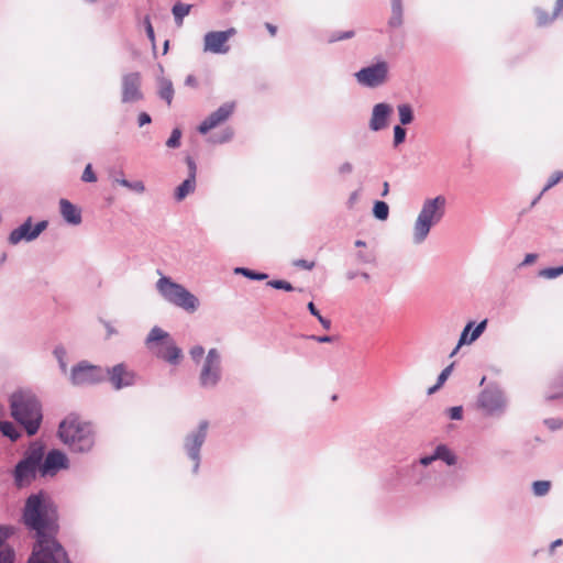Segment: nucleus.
<instances>
[{
  "label": "nucleus",
  "mask_w": 563,
  "mask_h": 563,
  "mask_svg": "<svg viewBox=\"0 0 563 563\" xmlns=\"http://www.w3.org/2000/svg\"><path fill=\"white\" fill-rule=\"evenodd\" d=\"M23 519L37 534V543L29 563H70L63 547L52 536L56 530L55 509L42 495H31L27 498Z\"/></svg>",
  "instance_id": "obj_1"
},
{
  "label": "nucleus",
  "mask_w": 563,
  "mask_h": 563,
  "mask_svg": "<svg viewBox=\"0 0 563 563\" xmlns=\"http://www.w3.org/2000/svg\"><path fill=\"white\" fill-rule=\"evenodd\" d=\"M11 416L33 435L42 422V407L37 398L30 391L14 393L10 398Z\"/></svg>",
  "instance_id": "obj_2"
},
{
  "label": "nucleus",
  "mask_w": 563,
  "mask_h": 563,
  "mask_svg": "<svg viewBox=\"0 0 563 563\" xmlns=\"http://www.w3.org/2000/svg\"><path fill=\"white\" fill-rule=\"evenodd\" d=\"M60 440L73 451L87 452L95 443L92 427L76 415L67 416L58 429Z\"/></svg>",
  "instance_id": "obj_3"
},
{
  "label": "nucleus",
  "mask_w": 563,
  "mask_h": 563,
  "mask_svg": "<svg viewBox=\"0 0 563 563\" xmlns=\"http://www.w3.org/2000/svg\"><path fill=\"white\" fill-rule=\"evenodd\" d=\"M445 203L446 199L443 196L427 199L423 202L413 227V240L416 243L424 241L431 227L442 219L444 216Z\"/></svg>",
  "instance_id": "obj_4"
},
{
  "label": "nucleus",
  "mask_w": 563,
  "mask_h": 563,
  "mask_svg": "<svg viewBox=\"0 0 563 563\" xmlns=\"http://www.w3.org/2000/svg\"><path fill=\"white\" fill-rule=\"evenodd\" d=\"M157 289L166 300L186 311L194 312L198 308V299L184 286L172 282L168 277L158 279Z\"/></svg>",
  "instance_id": "obj_5"
},
{
  "label": "nucleus",
  "mask_w": 563,
  "mask_h": 563,
  "mask_svg": "<svg viewBox=\"0 0 563 563\" xmlns=\"http://www.w3.org/2000/svg\"><path fill=\"white\" fill-rule=\"evenodd\" d=\"M44 452L42 446H32L24 460L15 467L14 478L18 486L22 487L31 483L35 476L36 468L43 459Z\"/></svg>",
  "instance_id": "obj_6"
},
{
  "label": "nucleus",
  "mask_w": 563,
  "mask_h": 563,
  "mask_svg": "<svg viewBox=\"0 0 563 563\" xmlns=\"http://www.w3.org/2000/svg\"><path fill=\"white\" fill-rule=\"evenodd\" d=\"M106 379V372L100 366L87 361L79 362L73 367L70 380L74 385L85 386L101 383Z\"/></svg>",
  "instance_id": "obj_7"
},
{
  "label": "nucleus",
  "mask_w": 563,
  "mask_h": 563,
  "mask_svg": "<svg viewBox=\"0 0 563 563\" xmlns=\"http://www.w3.org/2000/svg\"><path fill=\"white\" fill-rule=\"evenodd\" d=\"M388 64L378 62L375 65L364 67L355 74L358 84L366 87H377L387 80Z\"/></svg>",
  "instance_id": "obj_8"
},
{
  "label": "nucleus",
  "mask_w": 563,
  "mask_h": 563,
  "mask_svg": "<svg viewBox=\"0 0 563 563\" xmlns=\"http://www.w3.org/2000/svg\"><path fill=\"white\" fill-rule=\"evenodd\" d=\"M236 34L234 27L227 31H211L205 34L203 51L213 54H227L230 51L229 40Z\"/></svg>",
  "instance_id": "obj_9"
},
{
  "label": "nucleus",
  "mask_w": 563,
  "mask_h": 563,
  "mask_svg": "<svg viewBox=\"0 0 563 563\" xmlns=\"http://www.w3.org/2000/svg\"><path fill=\"white\" fill-rule=\"evenodd\" d=\"M200 384L203 387L216 386L220 379V354L216 349H211L206 357L200 373Z\"/></svg>",
  "instance_id": "obj_10"
},
{
  "label": "nucleus",
  "mask_w": 563,
  "mask_h": 563,
  "mask_svg": "<svg viewBox=\"0 0 563 563\" xmlns=\"http://www.w3.org/2000/svg\"><path fill=\"white\" fill-rule=\"evenodd\" d=\"M104 372L106 377L114 389L130 387L136 380L135 372L124 363H119Z\"/></svg>",
  "instance_id": "obj_11"
},
{
  "label": "nucleus",
  "mask_w": 563,
  "mask_h": 563,
  "mask_svg": "<svg viewBox=\"0 0 563 563\" xmlns=\"http://www.w3.org/2000/svg\"><path fill=\"white\" fill-rule=\"evenodd\" d=\"M46 227V221H41L33 227L32 219L29 218L23 224L10 233L8 241L12 245H16L21 241H32L36 239Z\"/></svg>",
  "instance_id": "obj_12"
},
{
  "label": "nucleus",
  "mask_w": 563,
  "mask_h": 563,
  "mask_svg": "<svg viewBox=\"0 0 563 563\" xmlns=\"http://www.w3.org/2000/svg\"><path fill=\"white\" fill-rule=\"evenodd\" d=\"M234 111V103H224L206 118L199 125L198 131L206 134L221 123L225 122Z\"/></svg>",
  "instance_id": "obj_13"
},
{
  "label": "nucleus",
  "mask_w": 563,
  "mask_h": 563,
  "mask_svg": "<svg viewBox=\"0 0 563 563\" xmlns=\"http://www.w3.org/2000/svg\"><path fill=\"white\" fill-rule=\"evenodd\" d=\"M141 75L139 73H131L122 78V100L123 102H133L141 100L143 95L141 92Z\"/></svg>",
  "instance_id": "obj_14"
},
{
  "label": "nucleus",
  "mask_w": 563,
  "mask_h": 563,
  "mask_svg": "<svg viewBox=\"0 0 563 563\" xmlns=\"http://www.w3.org/2000/svg\"><path fill=\"white\" fill-rule=\"evenodd\" d=\"M478 407L487 413H493L500 410L504 406V398L501 391L497 388H486L478 397Z\"/></svg>",
  "instance_id": "obj_15"
},
{
  "label": "nucleus",
  "mask_w": 563,
  "mask_h": 563,
  "mask_svg": "<svg viewBox=\"0 0 563 563\" xmlns=\"http://www.w3.org/2000/svg\"><path fill=\"white\" fill-rule=\"evenodd\" d=\"M207 429H208V422L207 421L200 422L198 431L190 434L187 438L186 443H185V446H186V450H187L189 456L195 461V468L198 467L199 451H200V448L206 439Z\"/></svg>",
  "instance_id": "obj_16"
},
{
  "label": "nucleus",
  "mask_w": 563,
  "mask_h": 563,
  "mask_svg": "<svg viewBox=\"0 0 563 563\" xmlns=\"http://www.w3.org/2000/svg\"><path fill=\"white\" fill-rule=\"evenodd\" d=\"M67 467H68L67 456L58 450H53V451L48 452V454L46 455L43 464L40 467V471L43 475H46V474L53 475L57 471H59L62 468H67Z\"/></svg>",
  "instance_id": "obj_17"
},
{
  "label": "nucleus",
  "mask_w": 563,
  "mask_h": 563,
  "mask_svg": "<svg viewBox=\"0 0 563 563\" xmlns=\"http://www.w3.org/2000/svg\"><path fill=\"white\" fill-rule=\"evenodd\" d=\"M393 112V109L387 103H377L372 113L369 126L373 131H379L387 126V119Z\"/></svg>",
  "instance_id": "obj_18"
},
{
  "label": "nucleus",
  "mask_w": 563,
  "mask_h": 563,
  "mask_svg": "<svg viewBox=\"0 0 563 563\" xmlns=\"http://www.w3.org/2000/svg\"><path fill=\"white\" fill-rule=\"evenodd\" d=\"M153 351L159 358L169 363H177L181 356L180 349L175 345L172 339L157 344Z\"/></svg>",
  "instance_id": "obj_19"
},
{
  "label": "nucleus",
  "mask_w": 563,
  "mask_h": 563,
  "mask_svg": "<svg viewBox=\"0 0 563 563\" xmlns=\"http://www.w3.org/2000/svg\"><path fill=\"white\" fill-rule=\"evenodd\" d=\"M486 324H487V320H484L482 321L481 323H478L474 330L472 331V334L471 336L468 338V333L470 331L473 329V325H474V322H468L466 324V327L464 328V330L462 331V334L460 336V340H459V344L456 345V347L452 351L451 353V356L455 355L456 352L459 351V349L463 345V344H466V343H472L474 342L485 330L486 328Z\"/></svg>",
  "instance_id": "obj_20"
},
{
  "label": "nucleus",
  "mask_w": 563,
  "mask_h": 563,
  "mask_svg": "<svg viewBox=\"0 0 563 563\" xmlns=\"http://www.w3.org/2000/svg\"><path fill=\"white\" fill-rule=\"evenodd\" d=\"M59 211L64 220L73 225H78L81 223V211L80 209L71 203L67 199L59 200Z\"/></svg>",
  "instance_id": "obj_21"
},
{
  "label": "nucleus",
  "mask_w": 563,
  "mask_h": 563,
  "mask_svg": "<svg viewBox=\"0 0 563 563\" xmlns=\"http://www.w3.org/2000/svg\"><path fill=\"white\" fill-rule=\"evenodd\" d=\"M13 533V528L0 526V563H13L14 551L11 548H2L4 541Z\"/></svg>",
  "instance_id": "obj_22"
},
{
  "label": "nucleus",
  "mask_w": 563,
  "mask_h": 563,
  "mask_svg": "<svg viewBox=\"0 0 563 563\" xmlns=\"http://www.w3.org/2000/svg\"><path fill=\"white\" fill-rule=\"evenodd\" d=\"M563 10V0H556L555 7L551 12H548L543 9H537L536 10V18L537 23L540 26H544L549 24L550 22L554 21L556 16L562 12Z\"/></svg>",
  "instance_id": "obj_23"
},
{
  "label": "nucleus",
  "mask_w": 563,
  "mask_h": 563,
  "mask_svg": "<svg viewBox=\"0 0 563 563\" xmlns=\"http://www.w3.org/2000/svg\"><path fill=\"white\" fill-rule=\"evenodd\" d=\"M158 96L164 99L168 106L172 104L174 98V87L169 79L164 77L158 79Z\"/></svg>",
  "instance_id": "obj_24"
},
{
  "label": "nucleus",
  "mask_w": 563,
  "mask_h": 563,
  "mask_svg": "<svg viewBox=\"0 0 563 563\" xmlns=\"http://www.w3.org/2000/svg\"><path fill=\"white\" fill-rule=\"evenodd\" d=\"M169 334L163 329L155 327L151 330L146 343L151 350H154L157 344L163 343L164 341L169 340Z\"/></svg>",
  "instance_id": "obj_25"
},
{
  "label": "nucleus",
  "mask_w": 563,
  "mask_h": 563,
  "mask_svg": "<svg viewBox=\"0 0 563 563\" xmlns=\"http://www.w3.org/2000/svg\"><path fill=\"white\" fill-rule=\"evenodd\" d=\"M196 188V180L192 177H188L186 180H184L175 191V198L178 201H181L186 198L187 195L192 192Z\"/></svg>",
  "instance_id": "obj_26"
},
{
  "label": "nucleus",
  "mask_w": 563,
  "mask_h": 563,
  "mask_svg": "<svg viewBox=\"0 0 563 563\" xmlns=\"http://www.w3.org/2000/svg\"><path fill=\"white\" fill-rule=\"evenodd\" d=\"M190 9H191V5L190 4H185V3H176L174 7H173V14L175 16V20L177 22L178 25H181L183 24V19L189 14L190 12Z\"/></svg>",
  "instance_id": "obj_27"
},
{
  "label": "nucleus",
  "mask_w": 563,
  "mask_h": 563,
  "mask_svg": "<svg viewBox=\"0 0 563 563\" xmlns=\"http://www.w3.org/2000/svg\"><path fill=\"white\" fill-rule=\"evenodd\" d=\"M437 460H442L446 462L449 465H453L455 463L454 454L444 445H439L434 452Z\"/></svg>",
  "instance_id": "obj_28"
},
{
  "label": "nucleus",
  "mask_w": 563,
  "mask_h": 563,
  "mask_svg": "<svg viewBox=\"0 0 563 563\" xmlns=\"http://www.w3.org/2000/svg\"><path fill=\"white\" fill-rule=\"evenodd\" d=\"M398 113L400 123L406 125L412 122L413 113L412 109L409 104H400L398 106Z\"/></svg>",
  "instance_id": "obj_29"
},
{
  "label": "nucleus",
  "mask_w": 563,
  "mask_h": 563,
  "mask_svg": "<svg viewBox=\"0 0 563 563\" xmlns=\"http://www.w3.org/2000/svg\"><path fill=\"white\" fill-rule=\"evenodd\" d=\"M373 213L378 220H386L389 214V207L384 201H376L374 203Z\"/></svg>",
  "instance_id": "obj_30"
},
{
  "label": "nucleus",
  "mask_w": 563,
  "mask_h": 563,
  "mask_svg": "<svg viewBox=\"0 0 563 563\" xmlns=\"http://www.w3.org/2000/svg\"><path fill=\"white\" fill-rule=\"evenodd\" d=\"M0 431L3 435L10 438L12 441H15L20 437V433L13 423L8 421H0Z\"/></svg>",
  "instance_id": "obj_31"
},
{
  "label": "nucleus",
  "mask_w": 563,
  "mask_h": 563,
  "mask_svg": "<svg viewBox=\"0 0 563 563\" xmlns=\"http://www.w3.org/2000/svg\"><path fill=\"white\" fill-rule=\"evenodd\" d=\"M453 366L454 364H450L449 366H446L442 372L441 374L439 375L438 377V383L430 387L429 390H428V394L431 395L433 394L434 391H437L443 384L444 382L448 379V377L450 376L452 369H453Z\"/></svg>",
  "instance_id": "obj_32"
},
{
  "label": "nucleus",
  "mask_w": 563,
  "mask_h": 563,
  "mask_svg": "<svg viewBox=\"0 0 563 563\" xmlns=\"http://www.w3.org/2000/svg\"><path fill=\"white\" fill-rule=\"evenodd\" d=\"M551 483L549 481H537L532 484V490L536 496H544L549 493Z\"/></svg>",
  "instance_id": "obj_33"
},
{
  "label": "nucleus",
  "mask_w": 563,
  "mask_h": 563,
  "mask_svg": "<svg viewBox=\"0 0 563 563\" xmlns=\"http://www.w3.org/2000/svg\"><path fill=\"white\" fill-rule=\"evenodd\" d=\"M235 273L236 274H242L244 276H246L247 278L250 279H255V280H264L267 278V274H264V273H255L249 268H243V267H238L235 268Z\"/></svg>",
  "instance_id": "obj_34"
},
{
  "label": "nucleus",
  "mask_w": 563,
  "mask_h": 563,
  "mask_svg": "<svg viewBox=\"0 0 563 563\" xmlns=\"http://www.w3.org/2000/svg\"><path fill=\"white\" fill-rule=\"evenodd\" d=\"M355 35V32L353 30H349L345 32H333L329 35L328 42L334 43L338 41L349 40L352 38Z\"/></svg>",
  "instance_id": "obj_35"
},
{
  "label": "nucleus",
  "mask_w": 563,
  "mask_h": 563,
  "mask_svg": "<svg viewBox=\"0 0 563 563\" xmlns=\"http://www.w3.org/2000/svg\"><path fill=\"white\" fill-rule=\"evenodd\" d=\"M308 309H309L310 313H311L312 316H314V317L319 320V322L322 324V327H323L324 329H327V330H329V329H330V327H331V321H330L329 319L323 318V317L320 314L319 310L316 308V306H314V303H313L312 301H310V302L308 303Z\"/></svg>",
  "instance_id": "obj_36"
},
{
  "label": "nucleus",
  "mask_w": 563,
  "mask_h": 563,
  "mask_svg": "<svg viewBox=\"0 0 563 563\" xmlns=\"http://www.w3.org/2000/svg\"><path fill=\"white\" fill-rule=\"evenodd\" d=\"M563 274V266L544 268L539 272V276L548 279L556 278Z\"/></svg>",
  "instance_id": "obj_37"
},
{
  "label": "nucleus",
  "mask_w": 563,
  "mask_h": 563,
  "mask_svg": "<svg viewBox=\"0 0 563 563\" xmlns=\"http://www.w3.org/2000/svg\"><path fill=\"white\" fill-rule=\"evenodd\" d=\"M180 136H181L180 130L175 129L172 132V135L169 136V139L167 140L166 145L172 148L178 147L180 144Z\"/></svg>",
  "instance_id": "obj_38"
},
{
  "label": "nucleus",
  "mask_w": 563,
  "mask_h": 563,
  "mask_svg": "<svg viewBox=\"0 0 563 563\" xmlns=\"http://www.w3.org/2000/svg\"><path fill=\"white\" fill-rule=\"evenodd\" d=\"M268 286L275 288V289H283V290H286V291H291L294 290V287L290 283L286 282V280H271L267 283Z\"/></svg>",
  "instance_id": "obj_39"
},
{
  "label": "nucleus",
  "mask_w": 563,
  "mask_h": 563,
  "mask_svg": "<svg viewBox=\"0 0 563 563\" xmlns=\"http://www.w3.org/2000/svg\"><path fill=\"white\" fill-rule=\"evenodd\" d=\"M406 130L400 125H396L394 129V144L397 146L405 141Z\"/></svg>",
  "instance_id": "obj_40"
},
{
  "label": "nucleus",
  "mask_w": 563,
  "mask_h": 563,
  "mask_svg": "<svg viewBox=\"0 0 563 563\" xmlns=\"http://www.w3.org/2000/svg\"><path fill=\"white\" fill-rule=\"evenodd\" d=\"M81 179L84 181H86V183H95V181H97V176H96L95 172L92 170L91 164H88L85 167V170L82 173Z\"/></svg>",
  "instance_id": "obj_41"
},
{
  "label": "nucleus",
  "mask_w": 563,
  "mask_h": 563,
  "mask_svg": "<svg viewBox=\"0 0 563 563\" xmlns=\"http://www.w3.org/2000/svg\"><path fill=\"white\" fill-rule=\"evenodd\" d=\"M561 179H563V172H555L552 174L547 186L543 188V192L555 186Z\"/></svg>",
  "instance_id": "obj_42"
},
{
  "label": "nucleus",
  "mask_w": 563,
  "mask_h": 563,
  "mask_svg": "<svg viewBox=\"0 0 563 563\" xmlns=\"http://www.w3.org/2000/svg\"><path fill=\"white\" fill-rule=\"evenodd\" d=\"M54 354H55V356L57 357V360H58V362H59V365H60V367H62L63 372H66V363H65V361H64V357H65V355H66V351H65V349H64V347H56V349L54 350Z\"/></svg>",
  "instance_id": "obj_43"
},
{
  "label": "nucleus",
  "mask_w": 563,
  "mask_h": 563,
  "mask_svg": "<svg viewBox=\"0 0 563 563\" xmlns=\"http://www.w3.org/2000/svg\"><path fill=\"white\" fill-rule=\"evenodd\" d=\"M144 24H145V29H146V34H147V37L151 40V42L154 44L155 42V34H154V29L152 26V23H151V20H150V16H145L144 19Z\"/></svg>",
  "instance_id": "obj_44"
},
{
  "label": "nucleus",
  "mask_w": 563,
  "mask_h": 563,
  "mask_svg": "<svg viewBox=\"0 0 563 563\" xmlns=\"http://www.w3.org/2000/svg\"><path fill=\"white\" fill-rule=\"evenodd\" d=\"M126 188H129L130 190L136 191L139 194H142L145 190V186H144L143 181H141V180H136L133 183L129 181Z\"/></svg>",
  "instance_id": "obj_45"
},
{
  "label": "nucleus",
  "mask_w": 563,
  "mask_h": 563,
  "mask_svg": "<svg viewBox=\"0 0 563 563\" xmlns=\"http://www.w3.org/2000/svg\"><path fill=\"white\" fill-rule=\"evenodd\" d=\"M394 3V1L391 0ZM401 23V8L399 11L393 7V18L390 20V24L394 26H398Z\"/></svg>",
  "instance_id": "obj_46"
},
{
  "label": "nucleus",
  "mask_w": 563,
  "mask_h": 563,
  "mask_svg": "<svg viewBox=\"0 0 563 563\" xmlns=\"http://www.w3.org/2000/svg\"><path fill=\"white\" fill-rule=\"evenodd\" d=\"M296 267H300L307 271H311L314 267V262H309L306 260H297L294 262Z\"/></svg>",
  "instance_id": "obj_47"
},
{
  "label": "nucleus",
  "mask_w": 563,
  "mask_h": 563,
  "mask_svg": "<svg viewBox=\"0 0 563 563\" xmlns=\"http://www.w3.org/2000/svg\"><path fill=\"white\" fill-rule=\"evenodd\" d=\"M186 163H187L188 169H189V176L188 177H192L196 180V173H197L196 163L194 162V159L191 157H187L186 158Z\"/></svg>",
  "instance_id": "obj_48"
},
{
  "label": "nucleus",
  "mask_w": 563,
  "mask_h": 563,
  "mask_svg": "<svg viewBox=\"0 0 563 563\" xmlns=\"http://www.w3.org/2000/svg\"><path fill=\"white\" fill-rule=\"evenodd\" d=\"M190 355L194 360L198 361L202 357L203 353H205V350L202 346H194L191 350H190Z\"/></svg>",
  "instance_id": "obj_49"
},
{
  "label": "nucleus",
  "mask_w": 563,
  "mask_h": 563,
  "mask_svg": "<svg viewBox=\"0 0 563 563\" xmlns=\"http://www.w3.org/2000/svg\"><path fill=\"white\" fill-rule=\"evenodd\" d=\"M462 407H452L449 409L450 418L454 420H459L462 418Z\"/></svg>",
  "instance_id": "obj_50"
},
{
  "label": "nucleus",
  "mask_w": 563,
  "mask_h": 563,
  "mask_svg": "<svg viewBox=\"0 0 563 563\" xmlns=\"http://www.w3.org/2000/svg\"><path fill=\"white\" fill-rule=\"evenodd\" d=\"M148 123H151V117L146 112L140 113L139 114V125L143 126Z\"/></svg>",
  "instance_id": "obj_51"
},
{
  "label": "nucleus",
  "mask_w": 563,
  "mask_h": 563,
  "mask_svg": "<svg viewBox=\"0 0 563 563\" xmlns=\"http://www.w3.org/2000/svg\"><path fill=\"white\" fill-rule=\"evenodd\" d=\"M311 340H314L319 343H330L333 341V338L332 336H317V335H311L309 336Z\"/></svg>",
  "instance_id": "obj_52"
},
{
  "label": "nucleus",
  "mask_w": 563,
  "mask_h": 563,
  "mask_svg": "<svg viewBox=\"0 0 563 563\" xmlns=\"http://www.w3.org/2000/svg\"><path fill=\"white\" fill-rule=\"evenodd\" d=\"M352 169H353V166H352V164H351V163H349V162H346V163L342 164V165L339 167V172H340L341 174H349V173H351V172H352Z\"/></svg>",
  "instance_id": "obj_53"
},
{
  "label": "nucleus",
  "mask_w": 563,
  "mask_h": 563,
  "mask_svg": "<svg viewBox=\"0 0 563 563\" xmlns=\"http://www.w3.org/2000/svg\"><path fill=\"white\" fill-rule=\"evenodd\" d=\"M185 84L187 86H190V87H197L198 81H197V78L194 75H188L186 80H185Z\"/></svg>",
  "instance_id": "obj_54"
},
{
  "label": "nucleus",
  "mask_w": 563,
  "mask_h": 563,
  "mask_svg": "<svg viewBox=\"0 0 563 563\" xmlns=\"http://www.w3.org/2000/svg\"><path fill=\"white\" fill-rule=\"evenodd\" d=\"M357 200H358V192L357 191L352 192L349 198V207L352 208L356 203Z\"/></svg>",
  "instance_id": "obj_55"
},
{
  "label": "nucleus",
  "mask_w": 563,
  "mask_h": 563,
  "mask_svg": "<svg viewBox=\"0 0 563 563\" xmlns=\"http://www.w3.org/2000/svg\"><path fill=\"white\" fill-rule=\"evenodd\" d=\"M536 260H537V255L536 254H527L525 260H523V262H522V265L532 264Z\"/></svg>",
  "instance_id": "obj_56"
},
{
  "label": "nucleus",
  "mask_w": 563,
  "mask_h": 563,
  "mask_svg": "<svg viewBox=\"0 0 563 563\" xmlns=\"http://www.w3.org/2000/svg\"><path fill=\"white\" fill-rule=\"evenodd\" d=\"M434 460H437L435 454H433V455H431V456H424V457H422V459L420 460V463H421L422 465H426V466H427V465L431 464Z\"/></svg>",
  "instance_id": "obj_57"
},
{
  "label": "nucleus",
  "mask_w": 563,
  "mask_h": 563,
  "mask_svg": "<svg viewBox=\"0 0 563 563\" xmlns=\"http://www.w3.org/2000/svg\"><path fill=\"white\" fill-rule=\"evenodd\" d=\"M266 29L272 36H275L277 33V27L271 23H266Z\"/></svg>",
  "instance_id": "obj_58"
},
{
  "label": "nucleus",
  "mask_w": 563,
  "mask_h": 563,
  "mask_svg": "<svg viewBox=\"0 0 563 563\" xmlns=\"http://www.w3.org/2000/svg\"><path fill=\"white\" fill-rule=\"evenodd\" d=\"M388 192H389V185H388V183H387V181H385V183L383 184V192H382V196H383V197H385V196H387V195H388Z\"/></svg>",
  "instance_id": "obj_59"
},
{
  "label": "nucleus",
  "mask_w": 563,
  "mask_h": 563,
  "mask_svg": "<svg viewBox=\"0 0 563 563\" xmlns=\"http://www.w3.org/2000/svg\"><path fill=\"white\" fill-rule=\"evenodd\" d=\"M562 544V540L561 539H558L555 540L554 542H552L551 544V550H554V548L559 547Z\"/></svg>",
  "instance_id": "obj_60"
},
{
  "label": "nucleus",
  "mask_w": 563,
  "mask_h": 563,
  "mask_svg": "<svg viewBox=\"0 0 563 563\" xmlns=\"http://www.w3.org/2000/svg\"><path fill=\"white\" fill-rule=\"evenodd\" d=\"M115 181L118 184H120L121 186L128 187L129 180H126V179H117Z\"/></svg>",
  "instance_id": "obj_61"
},
{
  "label": "nucleus",
  "mask_w": 563,
  "mask_h": 563,
  "mask_svg": "<svg viewBox=\"0 0 563 563\" xmlns=\"http://www.w3.org/2000/svg\"><path fill=\"white\" fill-rule=\"evenodd\" d=\"M115 181L118 184H120L121 186L128 187L129 180H126V179H117Z\"/></svg>",
  "instance_id": "obj_62"
},
{
  "label": "nucleus",
  "mask_w": 563,
  "mask_h": 563,
  "mask_svg": "<svg viewBox=\"0 0 563 563\" xmlns=\"http://www.w3.org/2000/svg\"><path fill=\"white\" fill-rule=\"evenodd\" d=\"M394 1V8L399 11L400 9V0H393Z\"/></svg>",
  "instance_id": "obj_63"
},
{
  "label": "nucleus",
  "mask_w": 563,
  "mask_h": 563,
  "mask_svg": "<svg viewBox=\"0 0 563 563\" xmlns=\"http://www.w3.org/2000/svg\"><path fill=\"white\" fill-rule=\"evenodd\" d=\"M355 245H356V246H364V245H365V242H363V241H361V240H357V241L355 242Z\"/></svg>",
  "instance_id": "obj_64"
}]
</instances>
